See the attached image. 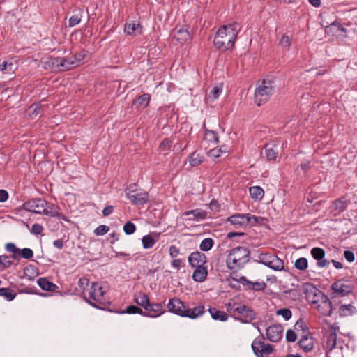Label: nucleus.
Listing matches in <instances>:
<instances>
[{
	"mask_svg": "<svg viewBox=\"0 0 357 357\" xmlns=\"http://www.w3.org/2000/svg\"><path fill=\"white\" fill-rule=\"evenodd\" d=\"M239 30L237 22L221 26L214 37L215 47L222 51L231 50L234 46Z\"/></svg>",
	"mask_w": 357,
	"mask_h": 357,
	"instance_id": "f257e3e1",
	"label": "nucleus"
},
{
	"mask_svg": "<svg viewBox=\"0 0 357 357\" xmlns=\"http://www.w3.org/2000/svg\"><path fill=\"white\" fill-rule=\"evenodd\" d=\"M167 306L170 312L183 317H188L192 319L198 318L205 312L204 305H198L191 309L177 297L171 298Z\"/></svg>",
	"mask_w": 357,
	"mask_h": 357,
	"instance_id": "f03ea898",
	"label": "nucleus"
},
{
	"mask_svg": "<svg viewBox=\"0 0 357 357\" xmlns=\"http://www.w3.org/2000/svg\"><path fill=\"white\" fill-rule=\"evenodd\" d=\"M227 313L236 320L242 323L249 324L257 317L255 311L248 305L236 301H230L225 304Z\"/></svg>",
	"mask_w": 357,
	"mask_h": 357,
	"instance_id": "7ed1b4c3",
	"label": "nucleus"
},
{
	"mask_svg": "<svg viewBox=\"0 0 357 357\" xmlns=\"http://www.w3.org/2000/svg\"><path fill=\"white\" fill-rule=\"evenodd\" d=\"M105 293L100 283L93 282L89 288L83 289L82 297L91 306L103 310L107 304Z\"/></svg>",
	"mask_w": 357,
	"mask_h": 357,
	"instance_id": "20e7f679",
	"label": "nucleus"
},
{
	"mask_svg": "<svg viewBox=\"0 0 357 357\" xmlns=\"http://www.w3.org/2000/svg\"><path fill=\"white\" fill-rule=\"evenodd\" d=\"M250 252L248 248L238 246L231 249L227 257L226 264L229 270L243 268L250 261Z\"/></svg>",
	"mask_w": 357,
	"mask_h": 357,
	"instance_id": "39448f33",
	"label": "nucleus"
},
{
	"mask_svg": "<svg viewBox=\"0 0 357 357\" xmlns=\"http://www.w3.org/2000/svg\"><path fill=\"white\" fill-rule=\"evenodd\" d=\"M275 89V82L270 79H263L255 89V102L261 106L266 102L273 94Z\"/></svg>",
	"mask_w": 357,
	"mask_h": 357,
	"instance_id": "423d86ee",
	"label": "nucleus"
},
{
	"mask_svg": "<svg viewBox=\"0 0 357 357\" xmlns=\"http://www.w3.org/2000/svg\"><path fill=\"white\" fill-rule=\"evenodd\" d=\"M126 197L135 206H142L149 200L146 191L137 188L136 183L130 184L125 190Z\"/></svg>",
	"mask_w": 357,
	"mask_h": 357,
	"instance_id": "0eeeda50",
	"label": "nucleus"
},
{
	"mask_svg": "<svg viewBox=\"0 0 357 357\" xmlns=\"http://www.w3.org/2000/svg\"><path fill=\"white\" fill-rule=\"evenodd\" d=\"M51 65L56 70L66 71L69 70L77 66L73 56L70 57H54L51 59Z\"/></svg>",
	"mask_w": 357,
	"mask_h": 357,
	"instance_id": "6e6552de",
	"label": "nucleus"
},
{
	"mask_svg": "<svg viewBox=\"0 0 357 357\" xmlns=\"http://www.w3.org/2000/svg\"><path fill=\"white\" fill-rule=\"evenodd\" d=\"M47 206V201L42 198H33L25 202L22 208L33 213L41 214L43 207Z\"/></svg>",
	"mask_w": 357,
	"mask_h": 357,
	"instance_id": "1a4fd4ad",
	"label": "nucleus"
},
{
	"mask_svg": "<svg viewBox=\"0 0 357 357\" xmlns=\"http://www.w3.org/2000/svg\"><path fill=\"white\" fill-rule=\"evenodd\" d=\"M350 202L345 197H342L333 201L328 210L333 216L339 215L347 208Z\"/></svg>",
	"mask_w": 357,
	"mask_h": 357,
	"instance_id": "9d476101",
	"label": "nucleus"
},
{
	"mask_svg": "<svg viewBox=\"0 0 357 357\" xmlns=\"http://www.w3.org/2000/svg\"><path fill=\"white\" fill-rule=\"evenodd\" d=\"M344 279L339 280L335 282L331 285V290L336 293L338 296H345L351 294L354 290V285L350 284H345L343 282Z\"/></svg>",
	"mask_w": 357,
	"mask_h": 357,
	"instance_id": "9b49d317",
	"label": "nucleus"
},
{
	"mask_svg": "<svg viewBox=\"0 0 357 357\" xmlns=\"http://www.w3.org/2000/svg\"><path fill=\"white\" fill-rule=\"evenodd\" d=\"M283 334V328L280 324H273L266 328L267 339L272 342H279Z\"/></svg>",
	"mask_w": 357,
	"mask_h": 357,
	"instance_id": "f8f14e48",
	"label": "nucleus"
},
{
	"mask_svg": "<svg viewBox=\"0 0 357 357\" xmlns=\"http://www.w3.org/2000/svg\"><path fill=\"white\" fill-rule=\"evenodd\" d=\"M144 310L143 316L152 318L158 317L165 312L161 303H149Z\"/></svg>",
	"mask_w": 357,
	"mask_h": 357,
	"instance_id": "ddd939ff",
	"label": "nucleus"
},
{
	"mask_svg": "<svg viewBox=\"0 0 357 357\" xmlns=\"http://www.w3.org/2000/svg\"><path fill=\"white\" fill-rule=\"evenodd\" d=\"M317 310L324 316H331L332 312V302L324 294L321 295V299L317 306Z\"/></svg>",
	"mask_w": 357,
	"mask_h": 357,
	"instance_id": "4468645a",
	"label": "nucleus"
},
{
	"mask_svg": "<svg viewBox=\"0 0 357 357\" xmlns=\"http://www.w3.org/2000/svg\"><path fill=\"white\" fill-rule=\"evenodd\" d=\"M238 281L242 285L246 287L248 290L259 291H264L266 287V284L264 282H252L248 280L245 276H241L238 278Z\"/></svg>",
	"mask_w": 357,
	"mask_h": 357,
	"instance_id": "2eb2a0df",
	"label": "nucleus"
},
{
	"mask_svg": "<svg viewBox=\"0 0 357 357\" xmlns=\"http://www.w3.org/2000/svg\"><path fill=\"white\" fill-rule=\"evenodd\" d=\"M227 221L234 225L236 228L245 227L249 225V220L246 214H234L227 218Z\"/></svg>",
	"mask_w": 357,
	"mask_h": 357,
	"instance_id": "dca6fc26",
	"label": "nucleus"
},
{
	"mask_svg": "<svg viewBox=\"0 0 357 357\" xmlns=\"http://www.w3.org/2000/svg\"><path fill=\"white\" fill-rule=\"evenodd\" d=\"M188 262L192 267L202 266L206 262V257L199 251L193 252L188 257Z\"/></svg>",
	"mask_w": 357,
	"mask_h": 357,
	"instance_id": "f3484780",
	"label": "nucleus"
},
{
	"mask_svg": "<svg viewBox=\"0 0 357 357\" xmlns=\"http://www.w3.org/2000/svg\"><path fill=\"white\" fill-rule=\"evenodd\" d=\"M298 344L301 349L307 353L312 350L314 344V339L310 333H308L307 334L302 336L301 340L298 341Z\"/></svg>",
	"mask_w": 357,
	"mask_h": 357,
	"instance_id": "a211bd4d",
	"label": "nucleus"
},
{
	"mask_svg": "<svg viewBox=\"0 0 357 357\" xmlns=\"http://www.w3.org/2000/svg\"><path fill=\"white\" fill-rule=\"evenodd\" d=\"M192 215L193 217H188L185 218L186 220H204L207 217V212L200 209H193L183 213L184 216H190Z\"/></svg>",
	"mask_w": 357,
	"mask_h": 357,
	"instance_id": "6ab92c4d",
	"label": "nucleus"
},
{
	"mask_svg": "<svg viewBox=\"0 0 357 357\" xmlns=\"http://www.w3.org/2000/svg\"><path fill=\"white\" fill-rule=\"evenodd\" d=\"M16 259H17L15 258V255H9L6 254L0 255V271H3L11 267L13 265L16 266L14 262Z\"/></svg>",
	"mask_w": 357,
	"mask_h": 357,
	"instance_id": "aec40b11",
	"label": "nucleus"
},
{
	"mask_svg": "<svg viewBox=\"0 0 357 357\" xmlns=\"http://www.w3.org/2000/svg\"><path fill=\"white\" fill-rule=\"evenodd\" d=\"M196 269L195 270L192 274V278L194 281L197 282H204L208 275V270L206 266L204 265L195 266Z\"/></svg>",
	"mask_w": 357,
	"mask_h": 357,
	"instance_id": "412c9836",
	"label": "nucleus"
},
{
	"mask_svg": "<svg viewBox=\"0 0 357 357\" xmlns=\"http://www.w3.org/2000/svg\"><path fill=\"white\" fill-rule=\"evenodd\" d=\"M265 154L268 160H275L278 155V145L266 144L264 146Z\"/></svg>",
	"mask_w": 357,
	"mask_h": 357,
	"instance_id": "4be33fe9",
	"label": "nucleus"
},
{
	"mask_svg": "<svg viewBox=\"0 0 357 357\" xmlns=\"http://www.w3.org/2000/svg\"><path fill=\"white\" fill-rule=\"evenodd\" d=\"M39 287L47 291H54L57 288V285L49 281L46 278H40L37 280Z\"/></svg>",
	"mask_w": 357,
	"mask_h": 357,
	"instance_id": "5701e85b",
	"label": "nucleus"
},
{
	"mask_svg": "<svg viewBox=\"0 0 357 357\" xmlns=\"http://www.w3.org/2000/svg\"><path fill=\"white\" fill-rule=\"evenodd\" d=\"M208 312L211 317L215 321H225L228 319V314L224 311H220L215 307H211Z\"/></svg>",
	"mask_w": 357,
	"mask_h": 357,
	"instance_id": "b1692460",
	"label": "nucleus"
},
{
	"mask_svg": "<svg viewBox=\"0 0 357 357\" xmlns=\"http://www.w3.org/2000/svg\"><path fill=\"white\" fill-rule=\"evenodd\" d=\"M142 26L139 22L126 23L124 26V31L128 35L135 34V31L137 32L138 34H142Z\"/></svg>",
	"mask_w": 357,
	"mask_h": 357,
	"instance_id": "393cba45",
	"label": "nucleus"
},
{
	"mask_svg": "<svg viewBox=\"0 0 357 357\" xmlns=\"http://www.w3.org/2000/svg\"><path fill=\"white\" fill-rule=\"evenodd\" d=\"M59 211L60 208L58 206L47 202V206L43 208L41 214L50 217H56V215H58V211Z\"/></svg>",
	"mask_w": 357,
	"mask_h": 357,
	"instance_id": "a878e982",
	"label": "nucleus"
},
{
	"mask_svg": "<svg viewBox=\"0 0 357 357\" xmlns=\"http://www.w3.org/2000/svg\"><path fill=\"white\" fill-rule=\"evenodd\" d=\"M188 160L190 167H196L203 162L204 156L201 155L197 151H194L193 153L190 154L188 157Z\"/></svg>",
	"mask_w": 357,
	"mask_h": 357,
	"instance_id": "bb28decb",
	"label": "nucleus"
},
{
	"mask_svg": "<svg viewBox=\"0 0 357 357\" xmlns=\"http://www.w3.org/2000/svg\"><path fill=\"white\" fill-rule=\"evenodd\" d=\"M269 268L274 271H282L284 269V261L277 255H273Z\"/></svg>",
	"mask_w": 357,
	"mask_h": 357,
	"instance_id": "cd10ccee",
	"label": "nucleus"
},
{
	"mask_svg": "<svg viewBox=\"0 0 357 357\" xmlns=\"http://www.w3.org/2000/svg\"><path fill=\"white\" fill-rule=\"evenodd\" d=\"M250 195L252 199L261 200L264 195V191L263 188L259 186H252L250 188Z\"/></svg>",
	"mask_w": 357,
	"mask_h": 357,
	"instance_id": "c85d7f7f",
	"label": "nucleus"
},
{
	"mask_svg": "<svg viewBox=\"0 0 357 357\" xmlns=\"http://www.w3.org/2000/svg\"><path fill=\"white\" fill-rule=\"evenodd\" d=\"M24 274L30 280H33L38 275V269L34 265H28L24 268Z\"/></svg>",
	"mask_w": 357,
	"mask_h": 357,
	"instance_id": "c756f323",
	"label": "nucleus"
},
{
	"mask_svg": "<svg viewBox=\"0 0 357 357\" xmlns=\"http://www.w3.org/2000/svg\"><path fill=\"white\" fill-rule=\"evenodd\" d=\"M135 302L145 309V307H147L148 304H149L150 301L146 294L139 292L138 296H135Z\"/></svg>",
	"mask_w": 357,
	"mask_h": 357,
	"instance_id": "7c9ffc66",
	"label": "nucleus"
},
{
	"mask_svg": "<svg viewBox=\"0 0 357 357\" xmlns=\"http://www.w3.org/2000/svg\"><path fill=\"white\" fill-rule=\"evenodd\" d=\"M190 38L189 32L184 29H180L176 31L174 38L180 43L185 42Z\"/></svg>",
	"mask_w": 357,
	"mask_h": 357,
	"instance_id": "2f4dec72",
	"label": "nucleus"
},
{
	"mask_svg": "<svg viewBox=\"0 0 357 357\" xmlns=\"http://www.w3.org/2000/svg\"><path fill=\"white\" fill-rule=\"evenodd\" d=\"M355 311L356 307L351 304L342 305L340 307V314L343 317L352 315Z\"/></svg>",
	"mask_w": 357,
	"mask_h": 357,
	"instance_id": "473e14b6",
	"label": "nucleus"
},
{
	"mask_svg": "<svg viewBox=\"0 0 357 357\" xmlns=\"http://www.w3.org/2000/svg\"><path fill=\"white\" fill-rule=\"evenodd\" d=\"M273 254L261 253L258 256V259L255 260L259 264H262L269 268L271 262Z\"/></svg>",
	"mask_w": 357,
	"mask_h": 357,
	"instance_id": "72a5a7b5",
	"label": "nucleus"
},
{
	"mask_svg": "<svg viewBox=\"0 0 357 357\" xmlns=\"http://www.w3.org/2000/svg\"><path fill=\"white\" fill-rule=\"evenodd\" d=\"M226 152H227V146L223 145L218 149H212L209 150L207 154L209 157L218 158L221 155L222 153Z\"/></svg>",
	"mask_w": 357,
	"mask_h": 357,
	"instance_id": "f704fd0d",
	"label": "nucleus"
},
{
	"mask_svg": "<svg viewBox=\"0 0 357 357\" xmlns=\"http://www.w3.org/2000/svg\"><path fill=\"white\" fill-rule=\"evenodd\" d=\"M142 242L144 249H149L155 245L156 240L151 235L148 234L142 237Z\"/></svg>",
	"mask_w": 357,
	"mask_h": 357,
	"instance_id": "c9c22d12",
	"label": "nucleus"
},
{
	"mask_svg": "<svg viewBox=\"0 0 357 357\" xmlns=\"http://www.w3.org/2000/svg\"><path fill=\"white\" fill-rule=\"evenodd\" d=\"M16 295V293L10 288H0V296H3L8 301H13Z\"/></svg>",
	"mask_w": 357,
	"mask_h": 357,
	"instance_id": "e433bc0d",
	"label": "nucleus"
},
{
	"mask_svg": "<svg viewBox=\"0 0 357 357\" xmlns=\"http://www.w3.org/2000/svg\"><path fill=\"white\" fill-rule=\"evenodd\" d=\"M204 139L214 144L218 142V133L213 130H205Z\"/></svg>",
	"mask_w": 357,
	"mask_h": 357,
	"instance_id": "4c0bfd02",
	"label": "nucleus"
},
{
	"mask_svg": "<svg viewBox=\"0 0 357 357\" xmlns=\"http://www.w3.org/2000/svg\"><path fill=\"white\" fill-rule=\"evenodd\" d=\"M80 10L74 11V14L69 18V26L73 27L78 24L81 21L82 14Z\"/></svg>",
	"mask_w": 357,
	"mask_h": 357,
	"instance_id": "58836bf2",
	"label": "nucleus"
},
{
	"mask_svg": "<svg viewBox=\"0 0 357 357\" xmlns=\"http://www.w3.org/2000/svg\"><path fill=\"white\" fill-rule=\"evenodd\" d=\"M310 253L312 257L317 261H319V259H322V258L325 257L324 250L319 247L313 248Z\"/></svg>",
	"mask_w": 357,
	"mask_h": 357,
	"instance_id": "ea45409f",
	"label": "nucleus"
},
{
	"mask_svg": "<svg viewBox=\"0 0 357 357\" xmlns=\"http://www.w3.org/2000/svg\"><path fill=\"white\" fill-rule=\"evenodd\" d=\"M214 245V241L211 238H204L199 245V248L202 251L210 250Z\"/></svg>",
	"mask_w": 357,
	"mask_h": 357,
	"instance_id": "a19ab883",
	"label": "nucleus"
},
{
	"mask_svg": "<svg viewBox=\"0 0 357 357\" xmlns=\"http://www.w3.org/2000/svg\"><path fill=\"white\" fill-rule=\"evenodd\" d=\"M295 268L300 271H305L308 267V261L305 257H301L296 260Z\"/></svg>",
	"mask_w": 357,
	"mask_h": 357,
	"instance_id": "79ce46f5",
	"label": "nucleus"
},
{
	"mask_svg": "<svg viewBox=\"0 0 357 357\" xmlns=\"http://www.w3.org/2000/svg\"><path fill=\"white\" fill-rule=\"evenodd\" d=\"M20 257L25 259H29L33 257V252L31 249L27 248L20 249L17 253V259Z\"/></svg>",
	"mask_w": 357,
	"mask_h": 357,
	"instance_id": "37998d69",
	"label": "nucleus"
},
{
	"mask_svg": "<svg viewBox=\"0 0 357 357\" xmlns=\"http://www.w3.org/2000/svg\"><path fill=\"white\" fill-rule=\"evenodd\" d=\"M121 314H139L143 316L144 311L136 305H129L126 307L125 311L119 312Z\"/></svg>",
	"mask_w": 357,
	"mask_h": 357,
	"instance_id": "c03bdc74",
	"label": "nucleus"
},
{
	"mask_svg": "<svg viewBox=\"0 0 357 357\" xmlns=\"http://www.w3.org/2000/svg\"><path fill=\"white\" fill-rule=\"evenodd\" d=\"M123 230L126 235H131L135 232L136 226L133 222H132L130 221H128L123 225Z\"/></svg>",
	"mask_w": 357,
	"mask_h": 357,
	"instance_id": "a18cd8bd",
	"label": "nucleus"
},
{
	"mask_svg": "<svg viewBox=\"0 0 357 357\" xmlns=\"http://www.w3.org/2000/svg\"><path fill=\"white\" fill-rule=\"evenodd\" d=\"M5 249L7 252H11L10 255H15V258L17 259V253L20 251V248H18L15 243H8L5 245Z\"/></svg>",
	"mask_w": 357,
	"mask_h": 357,
	"instance_id": "49530a36",
	"label": "nucleus"
},
{
	"mask_svg": "<svg viewBox=\"0 0 357 357\" xmlns=\"http://www.w3.org/2000/svg\"><path fill=\"white\" fill-rule=\"evenodd\" d=\"M276 314L282 316L286 321L291 319L292 316L291 311L288 308H282L276 311Z\"/></svg>",
	"mask_w": 357,
	"mask_h": 357,
	"instance_id": "de8ad7c7",
	"label": "nucleus"
},
{
	"mask_svg": "<svg viewBox=\"0 0 357 357\" xmlns=\"http://www.w3.org/2000/svg\"><path fill=\"white\" fill-rule=\"evenodd\" d=\"M137 102L140 105L146 107L149 105L150 102V95L149 93H144L139 96Z\"/></svg>",
	"mask_w": 357,
	"mask_h": 357,
	"instance_id": "09e8293b",
	"label": "nucleus"
},
{
	"mask_svg": "<svg viewBox=\"0 0 357 357\" xmlns=\"http://www.w3.org/2000/svg\"><path fill=\"white\" fill-rule=\"evenodd\" d=\"M109 230V227L107 225H99L98 227H97L95 229H94V234L96 235V236H102V235H105L106 234Z\"/></svg>",
	"mask_w": 357,
	"mask_h": 357,
	"instance_id": "8fccbe9b",
	"label": "nucleus"
},
{
	"mask_svg": "<svg viewBox=\"0 0 357 357\" xmlns=\"http://www.w3.org/2000/svg\"><path fill=\"white\" fill-rule=\"evenodd\" d=\"M86 56V52L84 50H81L79 52L76 53L73 56L76 65L77 66L81 61H82Z\"/></svg>",
	"mask_w": 357,
	"mask_h": 357,
	"instance_id": "3c124183",
	"label": "nucleus"
},
{
	"mask_svg": "<svg viewBox=\"0 0 357 357\" xmlns=\"http://www.w3.org/2000/svg\"><path fill=\"white\" fill-rule=\"evenodd\" d=\"M42 107L40 104H33L30 106L29 109H32L29 115L32 117H36L38 114L40 113Z\"/></svg>",
	"mask_w": 357,
	"mask_h": 357,
	"instance_id": "603ef678",
	"label": "nucleus"
},
{
	"mask_svg": "<svg viewBox=\"0 0 357 357\" xmlns=\"http://www.w3.org/2000/svg\"><path fill=\"white\" fill-rule=\"evenodd\" d=\"M172 143V141L169 138H165L160 143L159 148L162 151H169Z\"/></svg>",
	"mask_w": 357,
	"mask_h": 357,
	"instance_id": "864d4df0",
	"label": "nucleus"
},
{
	"mask_svg": "<svg viewBox=\"0 0 357 357\" xmlns=\"http://www.w3.org/2000/svg\"><path fill=\"white\" fill-rule=\"evenodd\" d=\"M222 91L221 86H215L213 88V89L210 92V96H212V100H216L220 95L221 94Z\"/></svg>",
	"mask_w": 357,
	"mask_h": 357,
	"instance_id": "5fc2aeb1",
	"label": "nucleus"
},
{
	"mask_svg": "<svg viewBox=\"0 0 357 357\" xmlns=\"http://www.w3.org/2000/svg\"><path fill=\"white\" fill-rule=\"evenodd\" d=\"M286 340L287 342H294L296 340V333L291 329H288L286 333Z\"/></svg>",
	"mask_w": 357,
	"mask_h": 357,
	"instance_id": "6e6d98bb",
	"label": "nucleus"
},
{
	"mask_svg": "<svg viewBox=\"0 0 357 357\" xmlns=\"http://www.w3.org/2000/svg\"><path fill=\"white\" fill-rule=\"evenodd\" d=\"M13 70V63H8L6 61L0 63V70L1 71H6L7 73Z\"/></svg>",
	"mask_w": 357,
	"mask_h": 357,
	"instance_id": "4d7b16f0",
	"label": "nucleus"
},
{
	"mask_svg": "<svg viewBox=\"0 0 357 357\" xmlns=\"http://www.w3.org/2000/svg\"><path fill=\"white\" fill-rule=\"evenodd\" d=\"M43 231V227L40 224L35 223L32 225L31 232L35 235H39Z\"/></svg>",
	"mask_w": 357,
	"mask_h": 357,
	"instance_id": "13d9d810",
	"label": "nucleus"
},
{
	"mask_svg": "<svg viewBox=\"0 0 357 357\" xmlns=\"http://www.w3.org/2000/svg\"><path fill=\"white\" fill-rule=\"evenodd\" d=\"M169 252L172 258H176L179 255L180 250L176 245H171L169 249Z\"/></svg>",
	"mask_w": 357,
	"mask_h": 357,
	"instance_id": "bf43d9fd",
	"label": "nucleus"
},
{
	"mask_svg": "<svg viewBox=\"0 0 357 357\" xmlns=\"http://www.w3.org/2000/svg\"><path fill=\"white\" fill-rule=\"evenodd\" d=\"M280 44L284 47H289L291 45L289 37L288 36L283 35L280 40Z\"/></svg>",
	"mask_w": 357,
	"mask_h": 357,
	"instance_id": "052dcab7",
	"label": "nucleus"
},
{
	"mask_svg": "<svg viewBox=\"0 0 357 357\" xmlns=\"http://www.w3.org/2000/svg\"><path fill=\"white\" fill-rule=\"evenodd\" d=\"M344 256L346 260L349 263L353 262L355 259L354 253L351 250H345L344 252Z\"/></svg>",
	"mask_w": 357,
	"mask_h": 357,
	"instance_id": "680f3d73",
	"label": "nucleus"
},
{
	"mask_svg": "<svg viewBox=\"0 0 357 357\" xmlns=\"http://www.w3.org/2000/svg\"><path fill=\"white\" fill-rule=\"evenodd\" d=\"M209 207L212 211H214L215 212H218L220 211V204L218 203V202L217 200L212 199L209 204Z\"/></svg>",
	"mask_w": 357,
	"mask_h": 357,
	"instance_id": "e2e57ef3",
	"label": "nucleus"
},
{
	"mask_svg": "<svg viewBox=\"0 0 357 357\" xmlns=\"http://www.w3.org/2000/svg\"><path fill=\"white\" fill-rule=\"evenodd\" d=\"M333 26H336L337 29L341 31L342 33H344V36L347 37V29L343 26V25L337 22H334L332 24Z\"/></svg>",
	"mask_w": 357,
	"mask_h": 357,
	"instance_id": "0e129e2a",
	"label": "nucleus"
},
{
	"mask_svg": "<svg viewBox=\"0 0 357 357\" xmlns=\"http://www.w3.org/2000/svg\"><path fill=\"white\" fill-rule=\"evenodd\" d=\"M231 280H233L234 282V283H233L232 282L230 281V284H229L230 287L234 289L240 290L241 282L238 281V279L231 278Z\"/></svg>",
	"mask_w": 357,
	"mask_h": 357,
	"instance_id": "69168bd1",
	"label": "nucleus"
},
{
	"mask_svg": "<svg viewBox=\"0 0 357 357\" xmlns=\"http://www.w3.org/2000/svg\"><path fill=\"white\" fill-rule=\"evenodd\" d=\"M8 199V192L6 190H0V202H4Z\"/></svg>",
	"mask_w": 357,
	"mask_h": 357,
	"instance_id": "338daca9",
	"label": "nucleus"
},
{
	"mask_svg": "<svg viewBox=\"0 0 357 357\" xmlns=\"http://www.w3.org/2000/svg\"><path fill=\"white\" fill-rule=\"evenodd\" d=\"M330 264V261L325 259L324 257L322 258V259H319V261H317V265L319 266V267H321V268H324V267H327Z\"/></svg>",
	"mask_w": 357,
	"mask_h": 357,
	"instance_id": "774afa93",
	"label": "nucleus"
}]
</instances>
